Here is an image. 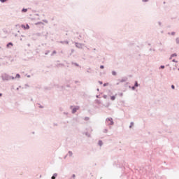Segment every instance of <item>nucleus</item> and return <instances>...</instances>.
<instances>
[{
    "instance_id": "dca6fc26",
    "label": "nucleus",
    "mask_w": 179,
    "mask_h": 179,
    "mask_svg": "<svg viewBox=\"0 0 179 179\" xmlns=\"http://www.w3.org/2000/svg\"><path fill=\"white\" fill-rule=\"evenodd\" d=\"M161 68H162V69H164V66H162Z\"/></svg>"
},
{
    "instance_id": "9d476101",
    "label": "nucleus",
    "mask_w": 179,
    "mask_h": 179,
    "mask_svg": "<svg viewBox=\"0 0 179 179\" xmlns=\"http://www.w3.org/2000/svg\"><path fill=\"white\" fill-rule=\"evenodd\" d=\"M22 12H27V9H22Z\"/></svg>"
},
{
    "instance_id": "7ed1b4c3",
    "label": "nucleus",
    "mask_w": 179,
    "mask_h": 179,
    "mask_svg": "<svg viewBox=\"0 0 179 179\" xmlns=\"http://www.w3.org/2000/svg\"><path fill=\"white\" fill-rule=\"evenodd\" d=\"M110 100H112V101L115 100V96H112L110 97Z\"/></svg>"
},
{
    "instance_id": "423d86ee",
    "label": "nucleus",
    "mask_w": 179,
    "mask_h": 179,
    "mask_svg": "<svg viewBox=\"0 0 179 179\" xmlns=\"http://www.w3.org/2000/svg\"><path fill=\"white\" fill-rule=\"evenodd\" d=\"M15 78H17V79H20V74H17L16 76H15Z\"/></svg>"
},
{
    "instance_id": "aec40b11",
    "label": "nucleus",
    "mask_w": 179,
    "mask_h": 179,
    "mask_svg": "<svg viewBox=\"0 0 179 179\" xmlns=\"http://www.w3.org/2000/svg\"><path fill=\"white\" fill-rule=\"evenodd\" d=\"M132 89H133V90H135V87H133Z\"/></svg>"
},
{
    "instance_id": "20e7f679",
    "label": "nucleus",
    "mask_w": 179,
    "mask_h": 179,
    "mask_svg": "<svg viewBox=\"0 0 179 179\" xmlns=\"http://www.w3.org/2000/svg\"><path fill=\"white\" fill-rule=\"evenodd\" d=\"M10 45L13 46V43H9L7 45V47L9 48Z\"/></svg>"
},
{
    "instance_id": "6e6552de",
    "label": "nucleus",
    "mask_w": 179,
    "mask_h": 179,
    "mask_svg": "<svg viewBox=\"0 0 179 179\" xmlns=\"http://www.w3.org/2000/svg\"><path fill=\"white\" fill-rule=\"evenodd\" d=\"M173 57H177V55L176 54L172 55L171 58H173Z\"/></svg>"
},
{
    "instance_id": "a211bd4d",
    "label": "nucleus",
    "mask_w": 179,
    "mask_h": 179,
    "mask_svg": "<svg viewBox=\"0 0 179 179\" xmlns=\"http://www.w3.org/2000/svg\"><path fill=\"white\" fill-rule=\"evenodd\" d=\"M143 2H148V0H143Z\"/></svg>"
},
{
    "instance_id": "0eeeda50",
    "label": "nucleus",
    "mask_w": 179,
    "mask_h": 179,
    "mask_svg": "<svg viewBox=\"0 0 179 179\" xmlns=\"http://www.w3.org/2000/svg\"><path fill=\"white\" fill-rule=\"evenodd\" d=\"M108 121H110V124H113V119H108Z\"/></svg>"
},
{
    "instance_id": "5701e85b",
    "label": "nucleus",
    "mask_w": 179,
    "mask_h": 179,
    "mask_svg": "<svg viewBox=\"0 0 179 179\" xmlns=\"http://www.w3.org/2000/svg\"><path fill=\"white\" fill-rule=\"evenodd\" d=\"M103 86H106V84H104Z\"/></svg>"
},
{
    "instance_id": "6ab92c4d",
    "label": "nucleus",
    "mask_w": 179,
    "mask_h": 179,
    "mask_svg": "<svg viewBox=\"0 0 179 179\" xmlns=\"http://www.w3.org/2000/svg\"><path fill=\"white\" fill-rule=\"evenodd\" d=\"M53 54H57V52L56 51H53Z\"/></svg>"
},
{
    "instance_id": "4be33fe9",
    "label": "nucleus",
    "mask_w": 179,
    "mask_h": 179,
    "mask_svg": "<svg viewBox=\"0 0 179 179\" xmlns=\"http://www.w3.org/2000/svg\"><path fill=\"white\" fill-rule=\"evenodd\" d=\"M2 96V94L0 93V97Z\"/></svg>"
},
{
    "instance_id": "f8f14e48",
    "label": "nucleus",
    "mask_w": 179,
    "mask_h": 179,
    "mask_svg": "<svg viewBox=\"0 0 179 179\" xmlns=\"http://www.w3.org/2000/svg\"><path fill=\"white\" fill-rule=\"evenodd\" d=\"M135 86H136V87H138V82H136Z\"/></svg>"
},
{
    "instance_id": "f03ea898",
    "label": "nucleus",
    "mask_w": 179,
    "mask_h": 179,
    "mask_svg": "<svg viewBox=\"0 0 179 179\" xmlns=\"http://www.w3.org/2000/svg\"><path fill=\"white\" fill-rule=\"evenodd\" d=\"M78 110H79V108H73V113H76V111H78Z\"/></svg>"
},
{
    "instance_id": "ddd939ff",
    "label": "nucleus",
    "mask_w": 179,
    "mask_h": 179,
    "mask_svg": "<svg viewBox=\"0 0 179 179\" xmlns=\"http://www.w3.org/2000/svg\"><path fill=\"white\" fill-rule=\"evenodd\" d=\"M172 89H176V87L174 85H171Z\"/></svg>"
},
{
    "instance_id": "412c9836",
    "label": "nucleus",
    "mask_w": 179,
    "mask_h": 179,
    "mask_svg": "<svg viewBox=\"0 0 179 179\" xmlns=\"http://www.w3.org/2000/svg\"><path fill=\"white\" fill-rule=\"evenodd\" d=\"M113 75H115V72H113Z\"/></svg>"
},
{
    "instance_id": "f257e3e1",
    "label": "nucleus",
    "mask_w": 179,
    "mask_h": 179,
    "mask_svg": "<svg viewBox=\"0 0 179 179\" xmlns=\"http://www.w3.org/2000/svg\"><path fill=\"white\" fill-rule=\"evenodd\" d=\"M21 27H22V29H24V30H26V29H30V27L29 26V24H27L26 26L24 25V24H22V25H21Z\"/></svg>"
},
{
    "instance_id": "1a4fd4ad",
    "label": "nucleus",
    "mask_w": 179,
    "mask_h": 179,
    "mask_svg": "<svg viewBox=\"0 0 179 179\" xmlns=\"http://www.w3.org/2000/svg\"><path fill=\"white\" fill-rule=\"evenodd\" d=\"M2 3L6 2L8 0H0Z\"/></svg>"
},
{
    "instance_id": "4468645a",
    "label": "nucleus",
    "mask_w": 179,
    "mask_h": 179,
    "mask_svg": "<svg viewBox=\"0 0 179 179\" xmlns=\"http://www.w3.org/2000/svg\"><path fill=\"white\" fill-rule=\"evenodd\" d=\"M85 121H89V117H85Z\"/></svg>"
},
{
    "instance_id": "f3484780",
    "label": "nucleus",
    "mask_w": 179,
    "mask_h": 179,
    "mask_svg": "<svg viewBox=\"0 0 179 179\" xmlns=\"http://www.w3.org/2000/svg\"><path fill=\"white\" fill-rule=\"evenodd\" d=\"M52 179H55V176H53L52 177Z\"/></svg>"
},
{
    "instance_id": "39448f33",
    "label": "nucleus",
    "mask_w": 179,
    "mask_h": 179,
    "mask_svg": "<svg viewBox=\"0 0 179 179\" xmlns=\"http://www.w3.org/2000/svg\"><path fill=\"white\" fill-rule=\"evenodd\" d=\"M99 146H101L103 145V142L101 141H99Z\"/></svg>"
},
{
    "instance_id": "9b49d317",
    "label": "nucleus",
    "mask_w": 179,
    "mask_h": 179,
    "mask_svg": "<svg viewBox=\"0 0 179 179\" xmlns=\"http://www.w3.org/2000/svg\"><path fill=\"white\" fill-rule=\"evenodd\" d=\"M100 68H101V69H104V66L102 65L100 66Z\"/></svg>"
},
{
    "instance_id": "2eb2a0df",
    "label": "nucleus",
    "mask_w": 179,
    "mask_h": 179,
    "mask_svg": "<svg viewBox=\"0 0 179 179\" xmlns=\"http://www.w3.org/2000/svg\"><path fill=\"white\" fill-rule=\"evenodd\" d=\"M69 153L70 156H72V152H69Z\"/></svg>"
}]
</instances>
